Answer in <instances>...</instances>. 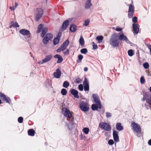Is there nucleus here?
<instances>
[{"label": "nucleus", "instance_id": "nucleus-1", "mask_svg": "<svg viewBox=\"0 0 151 151\" xmlns=\"http://www.w3.org/2000/svg\"><path fill=\"white\" fill-rule=\"evenodd\" d=\"M63 114L64 116L67 117V120L69 121L70 120V122L69 123L67 126L69 129H71L75 126L74 123V118L72 117L71 113L70 110L67 109H65V111H63Z\"/></svg>", "mask_w": 151, "mask_h": 151}, {"label": "nucleus", "instance_id": "nucleus-2", "mask_svg": "<svg viewBox=\"0 0 151 151\" xmlns=\"http://www.w3.org/2000/svg\"><path fill=\"white\" fill-rule=\"evenodd\" d=\"M119 42L118 35L116 33H113L109 40L110 45L114 47H116L119 45Z\"/></svg>", "mask_w": 151, "mask_h": 151}, {"label": "nucleus", "instance_id": "nucleus-3", "mask_svg": "<svg viewBox=\"0 0 151 151\" xmlns=\"http://www.w3.org/2000/svg\"><path fill=\"white\" fill-rule=\"evenodd\" d=\"M93 96L94 102L96 104L92 105L91 106L92 109L93 110H97L98 108L101 109V105L99 98L97 95L96 94H93Z\"/></svg>", "mask_w": 151, "mask_h": 151}, {"label": "nucleus", "instance_id": "nucleus-4", "mask_svg": "<svg viewBox=\"0 0 151 151\" xmlns=\"http://www.w3.org/2000/svg\"><path fill=\"white\" fill-rule=\"evenodd\" d=\"M43 10L41 8L37 9L35 11V15L36 21H38L43 14Z\"/></svg>", "mask_w": 151, "mask_h": 151}, {"label": "nucleus", "instance_id": "nucleus-5", "mask_svg": "<svg viewBox=\"0 0 151 151\" xmlns=\"http://www.w3.org/2000/svg\"><path fill=\"white\" fill-rule=\"evenodd\" d=\"M52 35L51 33H47L45 36L42 40V42L45 45H46L48 42V41L51 40L52 38Z\"/></svg>", "mask_w": 151, "mask_h": 151}, {"label": "nucleus", "instance_id": "nucleus-6", "mask_svg": "<svg viewBox=\"0 0 151 151\" xmlns=\"http://www.w3.org/2000/svg\"><path fill=\"white\" fill-rule=\"evenodd\" d=\"M99 126L102 129L107 131H110L111 130L110 125L106 123H101L99 124Z\"/></svg>", "mask_w": 151, "mask_h": 151}, {"label": "nucleus", "instance_id": "nucleus-7", "mask_svg": "<svg viewBox=\"0 0 151 151\" xmlns=\"http://www.w3.org/2000/svg\"><path fill=\"white\" fill-rule=\"evenodd\" d=\"M80 107L81 109L83 111H87L89 108L88 104L86 103L82 102L80 104Z\"/></svg>", "mask_w": 151, "mask_h": 151}, {"label": "nucleus", "instance_id": "nucleus-8", "mask_svg": "<svg viewBox=\"0 0 151 151\" xmlns=\"http://www.w3.org/2000/svg\"><path fill=\"white\" fill-rule=\"evenodd\" d=\"M131 126L133 127L134 131L138 133L141 131V128L140 126L135 122L132 123Z\"/></svg>", "mask_w": 151, "mask_h": 151}, {"label": "nucleus", "instance_id": "nucleus-9", "mask_svg": "<svg viewBox=\"0 0 151 151\" xmlns=\"http://www.w3.org/2000/svg\"><path fill=\"white\" fill-rule=\"evenodd\" d=\"M52 58V56L51 55H47L42 61H39L38 63L39 64H43L44 63L50 61L51 59Z\"/></svg>", "mask_w": 151, "mask_h": 151}, {"label": "nucleus", "instance_id": "nucleus-10", "mask_svg": "<svg viewBox=\"0 0 151 151\" xmlns=\"http://www.w3.org/2000/svg\"><path fill=\"white\" fill-rule=\"evenodd\" d=\"M83 84L84 91H88L89 90V85L88 82L86 78L85 79Z\"/></svg>", "mask_w": 151, "mask_h": 151}, {"label": "nucleus", "instance_id": "nucleus-11", "mask_svg": "<svg viewBox=\"0 0 151 151\" xmlns=\"http://www.w3.org/2000/svg\"><path fill=\"white\" fill-rule=\"evenodd\" d=\"M119 40L122 41L124 40L127 43H129V42L128 39L127 38L126 36L124 35V34H122L119 35Z\"/></svg>", "mask_w": 151, "mask_h": 151}, {"label": "nucleus", "instance_id": "nucleus-12", "mask_svg": "<svg viewBox=\"0 0 151 151\" xmlns=\"http://www.w3.org/2000/svg\"><path fill=\"white\" fill-rule=\"evenodd\" d=\"M134 33L137 34L138 33L139 30V27L138 24H137L134 23L132 25Z\"/></svg>", "mask_w": 151, "mask_h": 151}, {"label": "nucleus", "instance_id": "nucleus-13", "mask_svg": "<svg viewBox=\"0 0 151 151\" xmlns=\"http://www.w3.org/2000/svg\"><path fill=\"white\" fill-rule=\"evenodd\" d=\"M114 139L115 142H118L119 141L118 132L117 131L114 130L113 132Z\"/></svg>", "mask_w": 151, "mask_h": 151}, {"label": "nucleus", "instance_id": "nucleus-14", "mask_svg": "<svg viewBox=\"0 0 151 151\" xmlns=\"http://www.w3.org/2000/svg\"><path fill=\"white\" fill-rule=\"evenodd\" d=\"M0 98L4 101L9 103V101L5 95L1 92H0Z\"/></svg>", "mask_w": 151, "mask_h": 151}, {"label": "nucleus", "instance_id": "nucleus-15", "mask_svg": "<svg viewBox=\"0 0 151 151\" xmlns=\"http://www.w3.org/2000/svg\"><path fill=\"white\" fill-rule=\"evenodd\" d=\"M70 92L76 98H78L79 97L78 95V91L74 89H72L70 91Z\"/></svg>", "mask_w": 151, "mask_h": 151}, {"label": "nucleus", "instance_id": "nucleus-16", "mask_svg": "<svg viewBox=\"0 0 151 151\" xmlns=\"http://www.w3.org/2000/svg\"><path fill=\"white\" fill-rule=\"evenodd\" d=\"M19 32L22 35H29L30 34V32L28 30L24 29L20 30Z\"/></svg>", "mask_w": 151, "mask_h": 151}, {"label": "nucleus", "instance_id": "nucleus-17", "mask_svg": "<svg viewBox=\"0 0 151 151\" xmlns=\"http://www.w3.org/2000/svg\"><path fill=\"white\" fill-rule=\"evenodd\" d=\"M61 72L59 69H57L56 70V72L54 73V76L57 78H59L61 76Z\"/></svg>", "mask_w": 151, "mask_h": 151}, {"label": "nucleus", "instance_id": "nucleus-18", "mask_svg": "<svg viewBox=\"0 0 151 151\" xmlns=\"http://www.w3.org/2000/svg\"><path fill=\"white\" fill-rule=\"evenodd\" d=\"M54 58L58 59V60L57 61V63H60L63 60V59L62 56L59 55L57 54L55 55Z\"/></svg>", "mask_w": 151, "mask_h": 151}, {"label": "nucleus", "instance_id": "nucleus-19", "mask_svg": "<svg viewBox=\"0 0 151 151\" xmlns=\"http://www.w3.org/2000/svg\"><path fill=\"white\" fill-rule=\"evenodd\" d=\"M69 23V21L68 20L65 21L63 24L62 29L64 30L65 29L67 28V26L68 25Z\"/></svg>", "mask_w": 151, "mask_h": 151}, {"label": "nucleus", "instance_id": "nucleus-20", "mask_svg": "<svg viewBox=\"0 0 151 151\" xmlns=\"http://www.w3.org/2000/svg\"><path fill=\"white\" fill-rule=\"evenodd\" d=\"M146 102L150 105L151 106V94H148L147 96Z\"/></svg>", "mask_w": 151, "mask_h": 151}, {"label": "nucleus", "instance_id": "nucleus-21", "mask_svg": "<svg viewBox=\"0 0 151 151\" xmlns=\"http://www.w3.org/2000/svg\"><path fill=\"white\" fill-rule=\"evenodd\" d=\"M116 129L119 131L122 130L123 129V127L121 125L120 123H118L116 124Z\"/></svg>", "mask_w": 151, "mask_h": 151}, {"label": "nucleus", "instance_id": "nucleus-22", "mask_svg": "<svg viewBox=\"0 0 151 151\" xmlns=\"http://www.w3.org/2000/svg\"><path fill=\"white\" fill-rule=\"evenodd\" d=\"M91 0H88L86 1L85 5V8L86 9H88L90 8L91 6H92V4L91 3Z\"/></svg>", "mask_w": 151, "mask_h": 151}, {"label": "nucleus", "instance_id": "nucleus-23", "mask_svg": "<svg viewBox=\"0 0 151 151\" xmlns=\"http://www.w3.org/2000/svg\"><path fill=\"white\" fill-rule=\"evenodd\" d=\"M79 42L80 45L81 46V47H83L84 45L85 42L84 39L82 36H81L80 38Z\"/></svg>", "mask_w": 151, "mask_h": 151}, {"label": "nucleus", "instance_id": "nucleus-24", "mask_svg": "<svg viewBox=\"0 0 151 151\" xmlns=\"http://www.w3.org/2000/svg\"><path fill=\"white\" fill-rule=\"evenodd\" d=\"M47 30L48 29L47 27H45L43 28L41 35V36L42 37H44L45 34L47 32Z\"/></svg>", "mask_w": 151, "mask_h": 151}, {"label": "nucleus", "instance_id": "nucleus-25", "mask_svg": "<svg viewBox=\"0 0 151 151\" xmlns=\"http://www.w3.org/2000/svg\"><path fill=\"white\" fill-rule=\"evenodd\" d=\"M66 47V46L62 44L61 46L57 50V51L58 52H60L65 50Z\"/></svg>", "mask_w": 151, "mask_h": 151}, {"label": "nucleus", "instance_id": "nucleus-26", "mask_svg": "<svg viewBox=\"0 0 151 151\" xmlns=\"http://www.w3.org/2000/svg\"><path fill=\"white\" fill-rule=\"evenodd\" d=\"M76 26L75 25L73 24L71 25L70 28V30L71 32H74L76 30Z\"/></svg>", "mask_w": 151, "mask_h": 151}, {"label": "nucleus", "instance_id": "nucleus-27", "mask_svg": "<svg viewBox=\"0 0 151 151\" xmlns=\"http://www.w3.org/2000/svg\"><path fill=\"white\" fill-rule=\"evenodd\" d=\"M103 38V37L102 36H98L96 37V39L98 40V43H99L102 42Z\"/></svg>", "mask_w": 151, "mask_h": 151}, {"label": "nucleus", "instance_id": "nucleus-28", "mask_svg": "<svg viewBox=\"0 0 151 151\" xmlns=\"http://www.w3.org/2000/svg\"><path fill=\"white\" fill-rule=\"evenodd\" d=\"M28 133L29 135L33 136L35 135V132L33 129H31L28 131Z\"/></svg>", "mask_w": 151, "mask_h": 151}, {"label": "nucleus", "instance_id": "nucleus-29", "mask_svg": "<svg viewBox=\"0 0 151 151\" xmlns=\"http://www.w3.org/2000/svg\"><path fill=\"white\" fill-rule=\"evenodd\" d=\"M11 25L10 26V28L12 27H18L19 26V25L17 22H11Z\"/></svg>", "mask_w": 151, "mask_h": 151}, {"label": "nucleus", "instance_id": "nucleus-30", "mask_svg": "<svg viewBox=\"0 0 151 151\" xmlns=\"http://www.w3.org/2000/svg\"><path fill=\"white\" fill-rule=\"evenodd\" d=\"M60 36L59 37H57L54 39L53 40V43L54 45H56L59 43L60 40Z\"/></svg>", "mask_w": 151, "mask_h": 151}, {"label": "nucleus", "instance_id": "nucleus-31", "mask_svg": "<svg viewBox=\"0 0 151 151\" xmlns=\"http://www.w3.org/2000/svg\"><path fill=\"white\" fill-rule=\"evenodd\" d=\"M43 25L42 24H40L37 27V32L39 33L40 32L41 30L43 27Z\"/></svg>", "mask_w": 151, "mask_h": 151}, {"label": "nucleus", "instance_id": "nucleus-32", "mask_svg": "<svg viewBox=\"0 0 151 151\" xmlns=\"http://www.w3.org/2000/svg\"><path fill=\"white\" fill-rule=\"evenodd\" d=\"M134 6L132 4H130L129 6L128 12H134Z\"/></svg>", "mask_w": 151, "mask_h": 151}, {"label": "nucleus", "instance_id": "nucleus-33", "mask_svg": "<svg viewBox=\"0 0 151 151\" xmlns=\"http://www.w3.org/2000/svg\"><path fill=\"white\" fill-rule=\"evenodd\" d=\"M69 85V83L67 81H65L64 82L63 84V86L65 88H67Z\"/></svg>", "mask_w": 151, "mask_h": 151}, {"label": "nucleus", "instance_id": "nucleus-34", "mask_svg": "<svg viewBox=\"0 0 151 151\" xmlns=\"http://www.w3.org/2000/svg\"><path fill=\"white\" fill-rule=\"evenodd\" d=\"M61 93L63 95H65L67 93V91L66 89L63 88L61 91Z\"/></svg>", "mask_w": 151, "mask_h": 151}, {"label": "nucleus", "instance_id": "nucleus-35", "mask_svg": "<svg viewBox=\"0 0 151 151\" xmlns=\"http://www.w3.org/2000/svg\"><path fill=\"white\" fill-rule=\"evenodd\" d=\"M89 129L88 128L85 127L83 129V131L86 134H87L89 132Z\"/></svg>", "mask_w": 151, "mask_h": 151}, {"label": "nucleus", "instance_id": "nucleus-36", "mask_svg": "<svg viewBox=\"0 0 151 151\" xmlns=\"http://www.w3.org/2000/svg\"><path fill=\"white\" fill-rule=\"evenodd\" d=\"M80 51L82 53L86 54L88 50L86 48H83Z\"/></svg>", "mask_w": 151, "mask_h": 151}, {"label": "nucleus", "instance_id": "nucleus-37", "mask_svg": "<svg viewBox=\"0 0 151 151\" xmlns=\"http://www.w3.org/2000/svg\"><path fill=\"white\" fill-rule=\"evenodd\" d=\"M129 55L130 56H132L133 55V50H129L128 51Z\"/></svg>", "mask_w": 151, "mask_h": 151}, {"label": "nucleus", "instance_id": "nucleus-38", "mask_svg": "<svg viewBox=\"0 0 151 151\" xmlns=\"http://www.w3.org/2000/svg\"><path fill=\"white\" fill-rule=\"evenodd\" d=\"M69 41L67 39L63 43V44L64 45V46H66V47H67L69 45Z\"/></svg>", "mask_w": 151, "mask_h": 151}, {"label": "nucleus", "instance_id": "nucleus-39", "mask_svg": "<svg viewBox=\"0 0 151 151\" xmlns=\"http://www.w3.org/2000/svg\"><path fill=\"white\" fill-rule=\"evenodd\" d=\"M18 6V4L16 2H15L14 6L10 7V9L12 11L14 10Z\"/></svg>", "mask_w": 151, "mask_h": 151}, {"label": "nucleus", "instance_id": "nucleus-40", "mask_svg": "<svg viewBox=\"0 0 151 151\" xmlns=\"http://www.w3.org/2000/svg\"><path fill=\"white\" fill-rule=\"evenodd\" d=\"M134 12H128V17L129 18L132 17L134 13Z\"/></svg>", "mask_w": 151, "mask_h": 151}, {"label": "nucleus", "instance_id": "nucleus-41", "mask_svg": "<svg viewBox=\"0 0 151 151\" xmlns=\"http://www.w3.org/2000/svg\"><path fill=\"white\" fill-rule=\"evenodd\" d=\"M140 82L141 84H143L145 82V79L143 76H142L140 79Z\"/></svg>", "mask_w": 151, "mask_h": 151}, {"label": "nucleus", "instance_id": "nucleus-42", "mask_svg": "<svg viewBox=\"0 0 151 151\" xmlns=\"http://www.w3.org/2000/svg\"><path fill=\"white\" fill-rule=\"evenodd\" d=\"M89 22L90 20L89 19H86L83 25L86 26H87L89 25Z\"/></svg>", "mask_w": 151, "mask_h": 151}, {"label": "nucleus", "instance_id": "nucleus-43", "mask_svg": "<svg viewBox=\"0 0 151 151\" xmlns=\"http://www.w3.org/2000/svg\"><path fill=\"white\" fill-rule=\"evenodd\" d=\"M92 46L93 47V49L96 50L98 48L97 45L95 44V43L93 42L92 43Z\"/></svg>", "mask_w": 151, "mask_h": 151}, {"label": "nucleus", "instance_id": "nucleus-44", "mask_svg": "<svg viewBox=\"0 0 151 151\" xmlns=\"http://www.w3.org/2000/svg\"><path fill=\"white\" fill-rule=\"evenodd\" d=\"M144 68L145 69L148 68L149 66V65L147 63H146L143 64Z\"/></svg>", "mask_w": 151, "mask_h": 151}, {"label": "nucleus", "instance_id": "nucleus-45", "mask_svg": "<svg viewBox=\"0 0 151 151\" xmlns=\"http://www.w3.org/2000/svg\"><path fill=\"white\" fill-rule=\"evenodd\" d=\"M69 49H67L65 51L63 52V53L65 55H67L69 54Z\"/></svg>", "mask_w": 151, "mask_h": 151}, {"label": "nucleus", "instance_id": "nucleus-46", "mask_svg": "<svg viewBox=\"0 0 151 151\" xmlns=\"http://www.w3.org/2000/svg\"><path fill=\"white\" fill-rule=\"evenodd\" d=\"M78 58L79 60V62H81V60L83 58V56L81 55H79L78 56Z\"/></svg>", "mask_w": 151, "mask_h": 151}, {"label": "nucleus", "instance_id": "nucleus-47", "mask_svg": "<svg viewBox=\"0 0 151 151\" xmlns=\"http://www.w3.org/2000/svg\"><path fill=\"white\" fill-rule=\"evenodd\" d=\"M23 121V118L22 117H20L18 118V122L19 123H22Z\"/></svg>", "mask_w": 151, "mask_h": 151}, {"label": "nucleus", "instance_id": "nucleus-48", "mask_svg": "<svg viewBox=\"0 0 151 151\" xmlns=\"http://www.w3.org/2000/svg\"><path fill=\"white\" fill-rule=\"evenodd\" d=\"M79 89L81 91H82L83 90V86L82 84L79 85L78 86Z\"/></svg>", "mask_w": 151, "mask_h": 151}, {"label": "nucleus", "instance_id": "nucleus-49", "mask_svg": "<svg viewBox=\"0 0 151 151\" xmlns=\"http://www.w3.org/2000/svg\"><path fill=\"white\" fill-rule=\"evenodd\" d=\"M108 144L110 145H112L114 143V141L113 140L110 139L108 141Z\"/></svg>", "mask_w": 151, "mask_h": 151}, {"label": "nucleus", "instance_id": "nucleus-50", "mask_svg": "<svg viewBox=\"0 0 151 151\" xmlns=\"http://www.w3.org/2000/svg\"><path fill=\"white\" fill-rule=\"evenodd\" d=\"M111 116V114L110 113L107 112L106 113V116L107 118L110 117Z\"/></svg>", "mask_w": 151, "mask_h": 151}, {"label": "nucleus", "instance_id": "nucleus-51", "mask_svg": "<svg viewBox=\"0 0 151 151\" xmlns=\"http://www.w3.org/2000/svg\"><path fill=\"white\" fill-rule=\"evenodd\" d=\"M137 18L136 17H134L132 19V22L135 23L137 22Z\"/></svg>", "mask_w": 151, "mask_h": 151}, {"label": "nucleus", "instance_id": "nucleus-52", "mask_svg": "<svg viewBox=\"0 0 151 151\" xmlns=\"http://www.w3.org/2000/svg\"><path fill=\"white\" fill-rule=\"evenodd\" d=\"M115 30L117 31H120L122 30V29L121 28H119V27H117Z\"/></svg>", "mask_w": 151, "mask_h": 151}, {"label": "nucleus", "instance_id": "nucleus-53", "mask_svg": "<svg viewBox=\"0 0 151 151\" xmlns=\"http://www.w3.org/2000/svg\"><path fill=\"white\" fill-rule=\"evenodd\" d=\"M12 17H13V18H12V20H14L15 19V14H12Z\"/></svg>", "mask_w": 151, "mask_h": 151}, {"label": "nucleus", "instance_id": "nucleus-54", "mask_svg": "<svg viewBox=\"0 0 151 151\" xmlns=\"http://www.w3.org/2000/svg\"><path fill=\"white\" fill-rule=\"evenodd\" d=\"M148 144L149 145H151V139L149 140L148 142Z\"/></svg>", "mask_w": 151, "mask_h": 151}, {"label": "nucleus", "instance_id": "nucleus-55", "mask_svg": "<svg viewBox=\"0 0 151 151\" xmlns=\"http://www.w3.org/2000/svg\"><path fill=\"white\" fill-rule=\"evenodd\" d=\"M84 71H87L88 70V68L87 67H85L84 69Z\"/></svg>", "mask_w": 151, "mask_h": 151}, {"label": "nucleus", "instance_id": "nucleus-56", "mask_svg": "<svg viewBox=\"0 0 151 151\" xmlns=\"http://www.w3.org/2000/svg\"><path fill=\"white\" fill-rule=\"evenodd\" d=\"M61 35V33L60 32V33H59L57 37H59L60 36V37Z\"/></svg>", "mask_w": 151, "mask_h": 151}, {"label": "nucleus", "instance_id": "nucleus-57", "mask_svg": "<svg viewBox=\"0 0 151 151\" xmlns=\"http://www.w3.org/2000/svg\"><path fill=\"white\" fill-rule=\"evenodd\" d=\"M146 97H146H144L143 99H142V101H144L145 100H146Z\"/></svg>", "mask_w": 151, "mask_h": 151}, {"label": "nucleus", "instance_id": "nucleus-58", "mask_svg": "<svg viewBox=\"0 0 151 151\" xmlns=\"http://www.w3.org/2000/svg\"><path fill=\"white\" fill-rule=\"evenodd\" d=\"M30 54L31 55V56L34 58V57H33V55L32 54L31 52H30Z\"/></svg>", "mask_w": 151, "mask_h": 151}, {"label": "nucleus", "instance_id": "nucleus-59", "mask_svg": "<svg viewBox=\"0 0 151 151\" xmlns=\"http://www.w3.org/2000/svg\"><path fill=\"white\" fill-rule=\"evenodd\" d=\"M78 79H77L76 80V83H79V81L78 80Z\"/></svg>", "mask_w": 151, "mask_h": 151}, {"label": "nucleus", "instance_id": "nucleus-60", "mask_svg": "<svg viewBox=\"0 0 151 151\" xmlns=\"http://www.w3.org/2000/svg\"><path fill=\"white\" fill-rule=\"evenodd\" d=\"M150 54L151 55V47L150 48Z\"/></svg>", "mask_w": 151, "mask_h": 151}, {"label": "nucleus", "instance_id": "nucleus-61", "mask_svg": "<svg viewBox=\"0 0 151 151\" xmlns=\"http://www.w3.org/2000/svg\"><path fill=\"white\" fill-rule=\"evenodd\" d=\"M149 90L150 92L151 93V86L150 87Z\"/></svg>", "mask_w": 151, "mask_h": 151}, {"label": "nucleus", "instance_id": "nucleus-62", "mask_svg": "<svg viewBox=\"0 0 151 151\" xmlns=\"http://www.w3.org/2000/svg\"><path fill=\"white\" fill-rule=\"evenodd\" d=\"M1 99H0V104H1Z\"/></svg>", "mask_w": 151, "mask_h": 151}]
</instances>
